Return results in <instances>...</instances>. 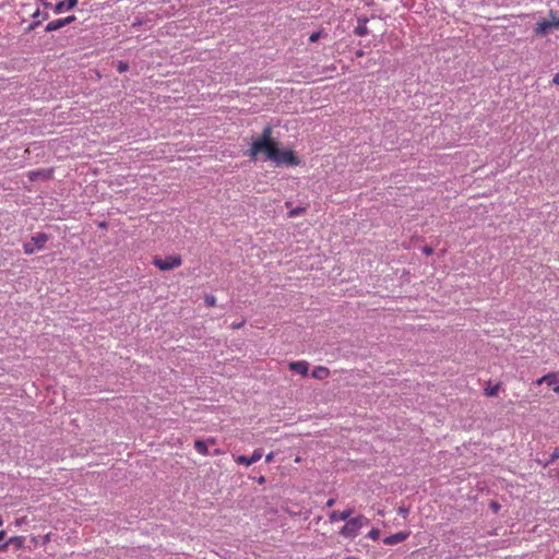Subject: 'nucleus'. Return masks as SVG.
Returning a JSON list of instances; mask_svg holds the SVG:
<instances>
[{
  "mask_svg": "<svg viewBox=\"0 0 559 559\" xmlns=\"http://www.w3.org/2000/svg\"><path fill=\"white\" fill-rule=\"evenodd\" d=\"M347 559H352V558H347Z\"/></svg>",
  "mask_w": 559,
  "mask_h": 559,
  "instance_id": "nucleus-41",
  "label": "nucleus"
},
{
  "mask_svg": "<svg viewBox=\"0 0 559 559\" xmlns=\"http://www.w3.org/2000/svg\"><path fill=\"white\" fill-rule=\"evenodd\" d=\"M3 524V520L2 518L0 516V526Z\"/></svg>",
  "mask_w": 559,
  "mask_h": 559,
  "instance_id": "nucleus-39",
  "label": "nucleus"
},
{
  "mask_svg": "<svg viewBox=\"0 0 559 559\" xmlns=\"http://www.w3.org/2000/svg\"><path fill=\"white\" fill-rule=\"evenodd\" d=\"M319 37H320V33H318V32H317V33H312V34L310 35V37H309V40H310L311 43H314V41H317V40L319 39Z\"/></svg>",
  "mask_w": 559,
  "mask_h": 559,
  "instance_id": "nucleus-26",
  "label": "nucleus"
},
{
  "mask_svg": "<svg viewBox=\"0 0 559 559\" xmlns=\"http://www.w3.org/2000/svg\"><path fill=\"white\" fill-rule=\"evenodd\" d=\"M49 236L45 233H37L32 236L31 240L24 242L23 250L25 254H33L37 250L44 249L46 242L48 241Z\"/></svg>",
  "mask_w": 559,
  "mask_h": 559,
  "instance_id": "nucleus-3",
  "label": "nucleus"
},
{
  "mask_svg": "<svg viewBox=\"0 0 559 559\" xmlns=\"http://www.w3.org/2000/svg\"><path fill=\"white\" fill-rule=\"evenodd\" d=\"M399 514H401L403 518H406L407 514H408V510L405 509V508H400L399 509Z\"/></svg>",
  "mask_w": 559,
  "mask_h": 559,
  "instance_id": "nucleus-27",
  "label": "nucleus"
},
{
  "mask_svg": "<svg viewBox=\"0 0 559 559\" xmlns=\"http://www.w3.org/2000/svg\"><path fill=\"white\" fill-rule=\"evenodd\" d=\"M152 263L160 271H170L182 264V259L178 254L168 255L166 258L155 257Z\"/></svg>",
  "mask_w": 559,
  "mask_h": 559,
  "instance_id": "nucleus-4",
  "label": "nucleus"
},
{
  "mask_svg": "<svg viewBox=\"0 0 559 559\" xmlns=\"http://www.w3.org/2000/svg\"><path fill=\"white\" fill-rule=\"evenodd\" d=\"M64 27V22L62 19H58V20H53L51 22H49L46 27H45V31L46 32H53V31H58L60 28Z\"/></svg>",
  "mask_w": 559,
  "mask_h": 559,
  "instance_id": "nucleus-14",
  "label": "nucleus"
},
{
  "mask_svg": "<svg viewBox=\"0 0 559 559\" xmlns=\"http://www.w3.org/2000/svg\"><path fill=\"white\" fill-rule=\"evenodd\" d=\"M552 83L556 84V85H559V73H556L554 79H552Z\"/></svg>",
  "mask_w": 559,
  "mask_h": 559,
  "instance_id": "nucleus-31",
  "label": "nucleus"
},
{
  "mask_svg": "<svg viewBox=\"0 0 559 559\" xmlns=\"http://www.w3.org/2000/svg\"><path fill=\"white\" fill-rule=\"evenodd\" d=\"M76 4H78V0H66V1H60V2H58V3L55 5L53 11H55V13L60 14V13H62L64 10H71V9H73Z\"/></svg>",
  "mask_w": 559,
  "mask_h": 559,
  "instance_id": "nucleus-11",
  "label": "nucleus"
},
{
  "mask_svg": "<svg viewBox=\"0 0 559 559\" xmlns=\"http://www.w3.org/2000/svg\"><path fill=\"white\" fill-rule=\"evenodd\" d=\"M353 514V509H346L344 511H332L329 514L330 522H337V521H347L350 515Z\"/></svg>",
  "mask_w": 559,
  "mask_h": 559,
  "instance_id": "nucleus-8",
  "label": "nucleus"
},
{
  "mask_svg": "<svg viewBox=\"0 0 559 559\" xmlns=\"http://www.w3.org/2000/svg\"><path fill=\"white\" fill-rule=\"evenodd\" d=\"M552 28H554V25L551 24V22H548V20L544 19L536 23L534 33L536 36L545 37L551 32Z\"/></svg>",
  "mask_w": 559,
  "mask_h": 559,
  "instance_id": "nucleus-6",
  "label": "nucleus"
},
{
  "mask_svg": "<svg viewBox=\"0 0 559 559\" xmlns=\"http://www.w3.org/2000/svg\"><path fill=\"white\" fill-rule=\"evenodd\" d=\"M334 504H335V499H334V498H330V499L326 501L325 507H326V508H332Z\"/></svg>",
  "mask_w": 559,
  "mask_h": 559,
  "instance_id": "nucleus-28",
  "label": "nucleus"
},
{
  "mask_svg": "<svg viewBox=\"0 0 559 559\" xmlns=\"http://www.w3.org/2000/svg\"><path fill=\"white\" fill-rule=\"evenodd\" d=\"M329 374H330V370L324 366H317L312 370V373H311V376L318 380L326 379L329 377Z\"/></svg>",
  "mask_w": 559,
  "mask_h": 559,
  "instance_id": "nucleus-13",
  "label": "nucleus"
},
{
  "mask_svg": "<svg viewBox=\"0 0 559 559\" xmlns=\"http://www.w3.org/2000/svg\"><path fill=\"white\" fill-rule=\"evenodd\" d=\"M432 248L430 247H424L423 248V252L426 254V255H430L432 253Z\"/></svg>",
  "mask_w": 559,
  "mask_h": 559,
  "instance_id": "nucleus-29",
  "label": "nucleus"
},
{
  "mask_svg": "<svg viewBox=\"0 0 559 559\" xmlns=\"http://www.w3.org/2000/svg\"><path fill=\"white\" fill-rule=\"evenodd\" d=\"M364 53H365L364 50H357L356 51V57L360 58V57L364 56Z\"/></svg>",
  "mask_w": 559,
  "mask_h": 559,
  "instance_id": "nucleus-35",
  "label": "nucleus"
},
{
  "mask_svg": "<svg viewBox=\"0 0 559 559\" xmlns=\"http://www.w3.org/2000/svg\"><path fill=\"white\" fill-rule=\"evenodd\" d=\"M273 129L266 126L261 135L252 140L248 151L251 159H257L259 154L263 153L265 159L272 160L276 166H297L300 164L299 158L292 150H280L278 142L272 136Z\"/></svg>",
  "mask_w": 559,
  "mask_h": 559,
  "instance_id": "nucleus-1",
  "label": "nucleus"
},
{
  "mask_svg": "<svg viewBox=\"0 0 559 559\" xmlns=\"http://www.w3.org/2000/svg\"><path fill=\"white\" fill-rule=\"evenodd\" d=\"M128 70H129V64H128V62L122 61V60L118 61V63H117V71H118L119 73H123V72H126V71H128Z\"/></svg>",
  "mask_w": 559,
  "mask_h": 559,
  "instance_id": "nucleus-18",
  "label": "nucleus"
},
{
  "mask_svg": "<svg viewBox=\"0 0 559 559\" xmlns=\"http://www.w3.org/2000/svg\"><path fill=\"white\" fill-rule=\"evenodd\" d=\"M369 31H368V27L366 26V20L364 21V23H359V25L355 28V34L358 35V36H366L368 35Z\"/></svg>",
  "mask_w": 559,
  "mask_h": 559,
  "instance_id": "nucleus-17",
  "label": "nucleus"
},
{
  "mask_svg": "<svg viewBox=\"0 0 559 559\" xmlns=\"http://www.w3.org/2000/svg\"><path fill=\"white\" fill-rule=\"evenodd\" d=\"M194 449L197 450L198 453L202 454V455H207L210 454L209 453V449H207V442L206 441H203V440H195L194 441Z\"/></svg>",
  "mask_w": 559,
  "mask_h": 559,
  "instance_id": "nucleus-15",
  "label": "nucleus"
},
{
  "mask_svg": "<svg viewBox=\"0 0 559 559\" xmlns=\"http://www.w3.org/2000/svg\"><path fill=\"white\" fill-rule=\"evenodd\" d=\"M379 536H380V532L378 528H372L367 534V537L372 540H377L379 538Z\"/></svg>",
  "mask_w": 559,
  "mask_h": 559,
  "instance_id": "nucleus-19",
  "label": "nucleus"
},
{
  "mask_svg": "<svg viewBox=\"0 0 559 559\" xmlns=\"http://www.w3.org/2000/svg\"><path fill=\"white\" fill-rule=\"evenodd\" d=\"M273 459H274V453H273V452H270V453H269V454H266V456H265V461H266L267 463L272 462V461H273Z\"/></svg>",
  "mask_w": 559,
  "mask_h": 559,
  "instance_id": "nucleus-30",
  "label": "nucleus"
},
{
  "mask_svg": "<svg viewBox=\"0 0 559 559\" xmlns=\"http://www.w3.org/2000/svg\"><path fill=\"white\" fill-rule=\"evenodd\" d=\"M261 457H262V450L257 449L253 451V453L250 456H247V455L237 456L236 462L238 464L250 466V465L257 463Z\"/></svg>",
  "mask_w": 559,
  "mask_h": 559,
  "instance_id": "nucleus-5",
  "label": "nucleus"
},
{
  "mask_svg": "<svg viewBox=\"0 0 559 559\" xmlns=\"http://www.w3.org/2000/svg\"><path fill=\"white\" fill-rule=\"evenodd\" d=\"M500 390V384L497 383L495 385H488L486 389H485V394L487 396H496L498 394Z\"/></svg>",
  "mask_w": 559,
  "mask_h": 559,
  "instance_id": "nucleus-16",
  "label": "nucleus"
},
{
  "mask_svg": "<svg viewBox=\"0 0 559 559\" xmlns=\"http://www.w3.org/2000/svg\"><path fill=\"white\" fill-rule=\"evenodd\" d=\"M558 476H559V472H558Z\"/></svg>",
  "mask_w": 559,
  "mask_h": 559,
  "instance_id": "nucleus-40",
  "label": "nucleus"
},
{
  "mask_svg": "<svg viewBox=\"0 0 559 559\" xmlns=\"http://www.w3.org/2000/svg\"><path fill=\"white\" fill-rule=\"evenodd\" d=\"M492 508H493V509H496V510H498L499 506H498L496 502H493V503H492Z\"/></svg>",
  "mask_w": 559,
  "mask_h": 559,
  "instance_id": "nucleus-37",
  "label": "nucleus"
},
{
  "mask_svg": "<svg viewBox=\"0 0 559 559\" xmlns=\"http://www.w3.org/2000/svg\"><path fill=\"white\" fill-rule=\"evenodd\" d=\"M215 301H216V299H215V297H214V296H211V295H210V296H206V297H205V302H206V305H207V306H210V307H213V306L215 305Z\"/></svg>",
  "mask_w": 559,
  "mask_h": 559,
  "instance_id": "nucleus-22",
  "label": "nucleus"
},
{
  "mask_svg": "<svg viewBox=\"0 0 559 559\" xmlns=\"http://www.w3.org/2000/svg\"><path fill=\"white\" fill-rule=\"evenodd\" d=\"M554 391H555L556 393H559V384H558V383H557V384H556V386L554 388Z\"/></svg>",
  "mask_w": 559,
  "mask_h": 559,
  "instance_id": "nucleus-36",
  "label": "nucleus"
},
{
  "mask_svg": "<svg viewBox=\"0 0 559 559\" xmlns=\"http://www.w3.org/2000/svg\"><path fill=\"white\" fill-rule=\"evenodd\" d=\"M370 521L365 515H357L355 518H349L345 525L341 528L340 535H342L345 538L354 539L356 536H358L359 531L364 527L369 525Z\"/></svg>",
  "mask_w": 559,
  "mask_h": 559,
  "instance_id": "nucleus-2",
  "label": "nucleus"
},
{
  "mask_svg": "<svg viewBox=\"0 0 559 559\" xmlns=\"http://www.w3.org/2000/svg\"><path fill=\"white\" fill-rule=\"evenodd\" d=\"M63 22H64V26L69 25L70 23L74 22L75 21V16L74 15H69L67 17H63L62 19Z\"/></svg>",
  "mask_w": 559,
  "mask_h": 559,
  "instance_id": "nucleus-24",
  "label": "nucleus"
},
{
  "mask_svg": "<svg viewBox=\"0 0 559 559\" xmlns=\"http://www.w3.org/2000/svg\"><path fill=\"white\" fill-rule=\"evenodd\" d=\"M551 24L554 25V28L559 29V15H558L556 22H551Z\"/></svg>",
  "mask_w": 559,
  "mask_h": 559,
  "instance_id": "nucleus-33",
  "label": "nucleus"
},
{
  "mask_svg": "<svg viewBox=\"0 0 559 559\" xmlns=\"http://www.w3.org/2000/svg\"><path fill=\"white\" fill-rule=\"evenodd\" d=\"M257 481H258L259 484H261V485H262V484H264V483H265V477H264V476H260V477L257 479Z\"/></svg>",
  "mask_w": 559,
  "mask_h": 559,
  "instance_id": "nucleus-34",
  "label": "nucleus"
},
{
  "mask_svg": "<svg viewBox=\"0 0 559 559\" xmlns=\"http://www.w3.org/2000/svg\"><path fill=\"white\" fill-rule=\"evenodd\" d=\"M409 532H399L395 534H392L383 539V543L385 545H396L404 540H406L409 536Z\"/></svg>",
  "mask_w": 559,
  "mask_h": 559,
  "instance_id": "nucleus-7",
  "label": "nucleus"
},
{
  "mask_svg": "<svg viewBox=\"0 0 559 559\" xmlns=\"http://www.w3.org/2000/svg\"><path fill=\"white\" fill-rule=\"evenodd\" d=\"M549 17H550V20H548V22H556V20H557V17H558L557 12H556V11H554V10H550V11H549Z\"/></svg>",
  "mask_w": 559,
  "mask_h": 559,
  "instance_id": "nucleus-25",
  "label": "nucleus"
},
{
  "mask_svg": "<svg viewBox=\"0 0 559 559\" xmlns=\"http://www.w3.org/2000/svg\"><path fill=\"white\" fill-rule=\"evenodd\" d=\"M542 383H546L547 385L555 388L556 384L558 383L557 374L548 373V374H545L544 377L536 380V384H542Z\"/></svg>",
  "mask_w": 559,
  "mask_h": 559,
  "instance_id": "nucleus-12",
  "label": "nucleus"
},
{
  "mask_svg": "<svg viewBox=\"0 0 559 559\" xmlns=\"http://www.w3.org/2000/svg\"><path fill=\"white\" fill-rule=\"evenodd\" d=\"M302 212H304V209H301V207H297V209H294V210H292V211L289 212V216H290V217H294V216L299 215V214H300V213H302Z\"/></svg>",
  "mask_w": 559,
  "mask_h": 559,
  "instance_id": "nucleus-23",
  "label": "nucleus"
},
{
  "mask_svg": "<svg viewBox=\"0 0 559 559\" xmlns=\"http://www.w3.org/2000/svg\"><path fill=\"white\" fill-rule=\"evenodd\" d=\"M5 536V531H0V551L7 550L9 544L16 543L19 547L22 546V537H11L8 542H4Z\"/></svg>",
  "mask_w": 559,
  "mask_h": 559,
  "instance_id": "nucleus-10",
  "label": "nucleus"
},
{
  "mask_svg": "<svg viewBox=\"0 0 559 559\" xmlns=\"http://www.w3.org/2000/svg\"><path fill=\"white\" fill-rule=\"evenodd\" d=\"M40 24V20H37L35 22H33L31 25H29V28L33 29L35 28L36 26H38Z\"/></svg>",
  "mask_w": 559,
  "mask_h": 559,
  "instance_id": "nucleus-32",
  "label": "nucleus"
},
{
  "mask_svg": "<svg viewBox=\"0 0 559 559\" xmlns=\"http://www.w3.org/2000/svg\"><path fill=\"white\" fill-rule=\"evenodd\" d=\"M33 17H34V19L41 17L43 20H47V19H48V13H47V12H41L39 9H37V10L33 13Z\"/></svg>",
  "mask_w": 559,
  "mask_h": 559,
  "instance_id": "nucleus-20",
  "label": "nucleus"
},
{
  "mask_svg": "<svg viewBox=\"0 0 559 559\" xmlns=\"http://www.w3.org/2000/svg\"><path fill=\"white\" fill-rule=\"evenodd\" d=\"M559 459V449H555V451L550 454L549 461L547 462V465L550 463H554Z\"/></svg>",
  "mask_w": 559,
  "mask_h": 559,
  "instance_id": "nucleus-21",
  "label": "nucleus"
},
{
  "mask_svg": "<svg viewBox=\"0 0 559 559\" xmlns=\"http://www.w3.org/2000/svg\"><path fill=\"white\" fill-rule=\"evenodd\" d=\"M241 325H242V323H236V324L234 325V328H240Z\"/></svg>",
  "mask_w": 559,
  "mask_h": 559,
  "instance_id": "nucleus-38",
  "label": "nucleus"
},
{
  "mask_svg": "<svg viewBox=\"0 0 559 559\" xmlns=\"http://www.w3.org/2000/svg\"><path fill=\"white\" fill-rule=\"evenodd\" d=\"M289 369L301 376H307L309 371V364L305 360L293 361L289 364Z\"/></svg>",
  "mask_w": 559,
  "mask_h": 559,
  "instance_id": "nucleus-9",
  "label": "nucleus"
}]
</instances>
